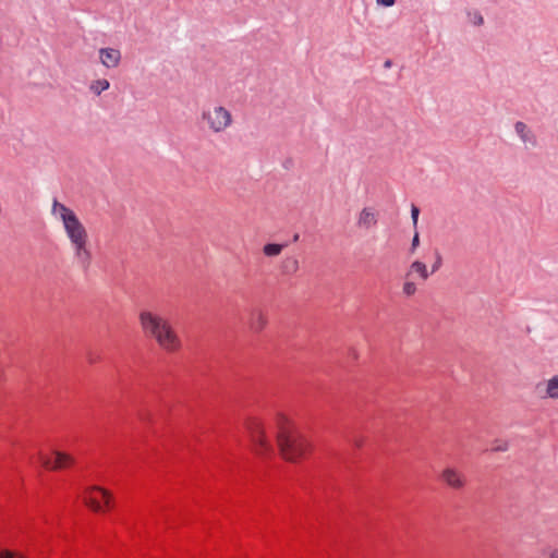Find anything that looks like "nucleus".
Segmentation results:
<instances>
[{
    "label": "nucleus",
    "mask_w": 558,
    "mask_h": 558,
    "mask_svg": "<svg viewBox=\"0 0 558 558\" xmlns=\"http://www.w3.org/2000/svg\"><path fill=\"white\" fill-rule=\"evenodd\" d=\"M51 213L62 222L66 236L74 248L75 258L84 268H87L90 264L92 254L87 247L88 233L86 228L70 207L57 199L52 203Z\"/></svg>",
    "instance_id": "obj_1"
},
{
    "label": "nucleus",
    "mask_w": 558,
    "mask_h": 558,
    "mask_svg": "<svg viewBox=\"0 0 558 558\" xmlns=\"http://www.w3.org/2000/svg\"><path fill=\"white\" fill-rule=\"evenodd\" d=\"M140 323L145 337L154 339L167 352H177L181 348V340L170 322L158 313L142 311Z\"/></svg>",
    "instance_id": "obj_2"
},
{
    "label": "nucleus",
    "mask_w": 558,
    "mask_h": 558,
    "mask_svg": "<svg viewBox=\"0 0 558 558\" xmlns=\"http://www.w3.org/2000/svg\"><path fill=\"white\" fill-rule=\"evenodd\" d=\"M277 444L286 460L295 461L310 449L308 440L283 415L277 417Z\"/></svg>",
    "instance_id": "obj_3"
},
{
    "label": "nucleus",
    "mask_w": 558,
    "mask_h": 558,
    "mask_svg": "<svg viewBox=\"0 0 558 558\" xmlns=\"http://www.w3.org/2000/svg\"><path fill=\"white\" fill-rule=\"evenodd\" d=\"M201 119L206 129L213 133L225 132L233 121L231 112L219 105L205 107Z\"/></svg>",
    "instance_id": "obj_4"
},
{
    "label": "nucleus",
    "mask_w": 558,
    "mask_h": 558,
    "mask_svg": "<svg viewBox=\"0 0 558 558\" xmlns=\"http://www.w3.org/2000/svg\"><path fill=\"white\" fill-rule=\"evenodd\" d=\"M247 430L254 449L258 454H266L271 451V445L265 435L264 425L258 418L254 417L248 420Z\"/></svg>",
    "instance_id": "obj_5"
},
{
    "label": "nucleus",
    "mask_w": 558,
    "mask_h": 558,
    "mask_svg": "<svg viewBox=\"0 0 558 558\" xmlns=\"http://www.w3.org/2000/svg\"><path fill=\"white\" fill-rule=\"evenodd\" d=\"M85 504L94 511H104L109 508L111 497L100 487H92L85 493Z\"/></svg>",
    "instance_id": "obj_6"
},
{
    "label": "nucleus",
    "mask_w": 558,
    "mask_h": 558,
    "mask_svg": "<svg viewBox=\"0 0 558 558\" xmlns=\"http://www.w3.org/2000/svg\"><path fill=\"white\" fill-rule=\"evenodd\" d=\"M41 462L47 469L59 470L70 466L73 462V459L68 453L53 451L49 456L41 457Z\"/></svg>",
    "instance_id": "obj_7"
},
{
    "label": "nucleus",
    "mask_w": 558,
    "mask_h": 558,
    "mask_svg": "<svg viewBox=\"0 0 558 558\" xmlns=\"http://www.w3.org/2000/svg\"><path fill=\"white\" fill-rule=\"evenodd\" d=\"M440 478L453 489H461L466 483L463 473L454 468H446L441 472Z\"/></svg>",
    "instance_id": "obj_8"
},
{
    "label": "nucleus",
    "mask_w": 558,
    "mask_h": 558,
    "mask_svg": "<svg viewBox=\"0 0 558 558\" xmlns=\"http://www.w3.org/2000/svg\"><path fill=\"white\" fill-rule=\"evenodd\" d=\"M378 221V213L372 207L363 208L356 220V225L359 228L368 230L377 225Z\"/></svg>",
    "instance_id": "obj_9"
},
{
    "label": "nucleus",
    "mask_w": 558,
    "mask_h": 558,
    "mask_svg": "<svg viewBox=\"0 0 558 558\" xmlns=\"http://www.w3.org/2000/svg\"><path fill=\"white\" fill-rule=\"evenodd\" d=\"M100 62L108 69L117 68L121 60V53L118 49L101 48L99 50Z\"/></svg>",
    "instance_id": "obj_10"
},
{
    "label": "nucleus",
    "mask_w": 558,
    "mask_h": 558,
    "mask_svg": "<svg viewBox=\"0 0 558 558\" xmlns=\"http://www.w3.org/2000/svg\"><path fill=\"white\" fill-rule=\"evenodd\" d=\"M267 316L260 310H254L251 313L248 326L253 332H260L267 325Z\"/></svg>",
    "instance_id": "obj_11"
},
{
    "label": "nucleus",
    "mask_w": 558,
    "mask_h": 558,
    "mask_svg": "<svg viewBox=\"0 0 558 558\" xmlns=\"http://www.w3.org/2000/svg\"><path fill=\"white\" fill-rule=\"evenodd\" d=\"M414 275H417L422 281H426L429 277L427 266L420 260H414L410 265V268L405 275V278L411 279Z\"/></svg>",
    "instance_id": "obj_12"
},
{
    "label": "nucleus",
    "mask_w": 558,
    "mask_h": 558,
    "mask_svg": "<svg viewBox=\"0 0 558 558\" xmlns=\"http://www.w3.org/2000/svg\"><path fill=\"white\" fill-rule=\"evenodd\" d=\"M515 132L523 143L536 144L535 135L527 129L526 124L518 121L514 125Z\"/></svg>",
    "instance_id": "obj_13"
},
{
    "label": "nucleus",
    "mask_w": 558,
    "mask_h": 558,
    "mask_svg": "<svg viewBox=\"0 0 558 558\" xmlns=\"http://www.w3.org/2000/svg\"><path fill=\"white\" fill-rule=\"evenodd\" d=\"M280 268L283 275H294L299 270L300 264L296 257L286 256L281 262Z\"/></svg>",
    "instance_id": "obj_14"
},
{
    "label": "nucleus",
    "mask_w": 558,
    "mask_h": 558,
    "mask_svg": "<svg viewBox=\"0 0 558 558\" xmlns=\"http://www.w3.org/2000/svg\"><path fill=\"white\" fill-rule=\"evenodd\" d=\"M284 247L286 244L268 243L264 245L263 253L268 257H274L280 255Z\"/></svg>",
    "instance_id": "obj_15"
},
{
    "label": "nucleus",
    "mask_w": 558,
    "mask_h": 558,
    "mask_svg": "<svg viewBox=\"0 0 558 558\" xmlns=\"http://www.w3.org/2000/svg\"><path fill=\"white\" fill-rule=\"evenodd\" d=\"M545 396L548 398L558 399V375L554 376L547 381Z\"/></svg>",
    "instance_id": "obj_16"
},
{
    "label": "nucleus",
    "mask_w": 558,
    "mask_h": 558,
    "mask_svg": "<svg viewBox=\"0 0 558 558\" xmlns=\"http://www.w3.org/2000/svg\"><path fill=\"white\" fill-rule=\"evenodd\" d=\"M110 84H109V81L106 80V78H102V80H96L94 81L89 88L90 90L96 94V95H100L104 90H107L109 88Z\"/></svg>",
    "instance_id": "obj_17"
},
{
    "label": "nucleus",
    "mask_w": 558,
    "mask_h": 558,
    "mask_svg": "<svg viewBox=\"0 0 558 558\" xmlns=\"http://www.w3.org/2000/svg\"><path fill=\"white\" fill-rule=\"evenodd\" d=\"M417 288L414 281L407 279L402 286V292L405 296H412L416 293Z\"/></svg>",
    "instance_id": "obj_18"
},
{
    "label": "nucleus",
    "mask_w": 558,
    "mask_h": 558,
    "mask_svg": "<svg viewBox=\"0 0 558 558\" xmlns=\"http://www.w3.org/2000/svg\"><path fill=\"white\" fill-rule=\"evenodd\" d=\"M442 265V257L439 251H435V262L432 265V274L438 271Z\"/></svg>",
    "instance_id": "obj_19"
},
{
    "label": "nucleus",
    "mask_w": 558,
    "mask_h": 558,
    "mask_svg": "<svg viewBox=\"0 0 558 558\" xmlns=\"http://www.w3.org/2000/svg\"><path fill=\"white\" fill-rule=\"evenodd\" d=\"M0 558H25L23 555L11 551L9 549H4L0 551Z\"/></svg>",
    "instance_id": "obj_20"
},
{
    "label": "nucleus",
    "mask_w": 558,
    "mask_h": 558,
    "mask_svg": "<svg viewBox=\"0 0 558 558\" xmlns=\"http://www.w3.org/2000/svg\"><path fill=\"white\" fill-rule=\"evenodd\" d=\"M418 215H420V209L415 205H412L411 216H412L414 227H416V225H417Z\"/></svg>",
    "instance_id": "obj_21"
},
{
    "label": "nucleus",
    "mask_w": 558,
    "mask_h": 558,
    "mask_svg": "<svg viewBox=\"0 0 558 558\" xmlns=\"http://www.w3.org/2000/svg\"><path fill=\"white\" fill-rule=\"evenodd\" d=\"M420 245V235L417 232H415L412 243H411V251L414 252L416 247Z\"/></svg>",
    "instance_id": "obj_22"
},
{
    "label": "nucleus",
    "mask_w": 558,
    "mask_h": 558,
    "mask_svg": "<svg viewBox=\"0 0 558 558\" xmlns=\"http://www.w3.org/2000/svg\"><path fill=\"white\" fill-rule=\"evenodd\" d=\"M545 555L547 558H558V548H548Z\"/></svg>",
    "instance_id": "obj_23"
},
{
    "label": "nucleus",
    "mask_w": 558,
    "mask_h": 558,
    "mask_svg": "<svg viewBox=\"0 0 558 558\" xmlns=\"http://www.w3.org/2000/svg\"><path fill=\"white\" fill-rule=\"evenodd\" d=\"M473 22L476 25H482L483 24V16L480 13L475 12L474 13V17H473Z\"/></svg>",
    "instance_id": "obj_24"
},
{
    "label": "nucleus",
    "mask_w": 558,
    "mask_h": 558,
    "mask_svg": "<svg viewBox=\"0 0 558 558\" xmlns=\"http://www.w3.org/2000/svg\"><path fill=\"white\" fill-rule=\"evenodd\" d=\"M395 2L396 0H377V3L384 7H391Z\"/></svg>",
    "instance_id": "obj_25"
},
{
    "label": "nucleus",
    "mask_w": 558,
    "mask_h": 558,
    "mask_svg": "<svg viewBox=\"0 0 558 558\" xmlns=\"http://www.w3.org/2000/svg\"><path fill=\"white\" fill-rule=\"evenodd\" d=\"M506 449H507V447H506V446H505V447H498V448H497V450H506Z\"/></svg>",
    "instance_id": "obj_26"
},
{
    "label": "nucleus",
    "mask_w": 558,
    "mask_h": 558,
    "mask_svg": "<svg viewBox=\"0 0 558 558\" xmlns=\"http://www.w3.org/2000/svg\"><path fill=\"white\" fill-rule=\"evenodd\" d=\"M294 241H298L299 240V234H295L294 238H293Z\"/></svg>",
    "instance_id": "obj_27"
},
{
    "label": "nucleus",
    "mask_w": 558,
    "mask_h": 558,
    "mask_svg": "<svg viewBox=\"0 0 558 558\" xmlns=\"http://www.w3.org/2000/svg\"><path fill=\"white\" fill-rule=\"evenodd\" d=\"M355 446H356V447H361V442H360V441H356V442H355Z\"/></svg>",
    "instance_id": "obj_28"
},
{
    "label": "nucleus",
    "mask_w": 558,
    "mask_h": 558,
    "mask_svg": "<svg viewBox=\"0 0 558 558\" xmlns=\"http://www.w3.org/2000/svg\"><path fill=\"white\" fill-rule=\"evenodd\" d=\"M385 65L390 66V61H387Z\"/></svg>",
    "instance_id": "obj_29"
}]
</instances>
